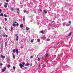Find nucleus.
<instances>
[{
  "instance_id": "obj_1",
  "label": "nucleus",
  "mask_w": 73,
  "mask_h": 73,
  "mask_svg": "<svg viewBox=\"0 0 73 73\" xmlns=\"http://www.w3.org/2000/svg\"><path fill=\"white\" fill-rule=\"evenodd\" d=\"M22 64H23V65L21 64H19V66H20L21 68H23V67H24V65H25V62H23L22 63Z\"/></svg>"
},
{
  "instance_id": "obj_2",
  "label": "nucleus",
  "mask_w": 73,
  "mask_h": 73,
  "mask_svg": "<svg viewBox=\"0 0 73 73\" xmlns=\"http://www.w3.org/2000/svg\"><path fill=\"white\" fill-rule=\"evenodd\" d=\"M15 49H14L13 50V53H15V52H16H16L17 53V55L18 54V50L16 48Z\"/></svg>"
},
{
  "instance_id": "obj_3",
  "label": "nucleus",
  "mask_w": 73,
  "mask_h": 73,
  "mask_svg": "<svg viewBox=\"0 0 73 73\" xmlns=\"http://www.w3.org/2000/svg\"><path fill=\"white\" fill-rule=\"evenodd\" d=\"M59 27V25H57L55 24L54 26V27L55 28H58V27Z\"/></svg>"
},
{
  "instance_id": "obj_4",
  "label": "nucleus",
  "mask_w": 73,
  "mask_h": 73,
  "mask_svg": "<svg viewBox=\"0 0 73 73\" xmlns=\"http://www.w3.org/2000/svg\"><path fill=\"white\" fill-rule=\"evenodd\" d=\"M7 5H8V3H5V4L4 5V7H5V8H6L7 7Z\"/></svg>"
},
{
  "instance_id": "obj_5",
  "label": "nucleus",
  "mask_w": 73,
  "mask_h": 73,
  "mask_svg": "<svg viewBox=\"0 0 73 73\" xmlns=\"http://www.w3.org/2000/svg\"><path fill=\"white\" fill-rule=\"evenodd\" d=\"M45 58H47L48 57V53H46L45 55Z\"/></svg>"
},
{
  "instance_id": "obj_6",
  "label": "nucleus",
  "mask_w": 73,
  "mask_h": 73,
  "mask_svg": "<svg viewBox=\"0 0 73 73\" xmlns=\"http://www.w3.org/2000/svg\"><path fill=\"white\" fill-rule=\"evenodd\" d=\"M1 58H5V56H3V55H1Z\"/></svg>"
},
{
  "instance_id": "obj_7",
  "label": "nucleus",
  "mask_w": 73,
  "mask_h": 73,
  "mask_svg": "<svg viewBox=\"0 0 73 73\" xmlns=\"http://www.w3.org/2000/svg\"><path fill=\"white\" fill-rule=\"evenodd\" d=\"M29 64L28 62H27V64H25V66H29Z\"/></svg>"
},
{
  "instance_id": "obj_8",
  "label": "nucleus",
  "mask_w": 73,
  "mask_h": 73,
  "mask_svg": "<svg viewBox=\"0 0 73 73\" xmlns=\"http://www.w3.org/2000/svg\"><path fill=\"white\" fill-rule=\"evenodd\" d=\"M16 36H17L16 40V41H17V40H18V39H19V36H17V35H16Z\"/></svg>"
},
{
  "instance_id": "obj_9",
  "label": "nucleus",
  "mask_w": 73,
  "mask_h": 73,
  "mask_svg": "<svg viewBox=\"0 0 73 73\" xmlns=\"http://www.w3.org/2000/svg\"><path fill=\"white\" fill-rule=\"evenodd\" d=\"M5 47H6L7 46V42H5Z\"/></svg>"
},
{
  "instance_id": "obj_10",
  "label": "nucleus",
  "mask_w": 73,
  "mask_h": 73,
  "mask_svg": "<svg viewBox=\"0 0 73 73\" xmlns=\"http://www.w3.org/2000/svg\"><path fill=\"white\" fill-rule=\"evenodd\" d=\"M23 26H24V25H23V24H22L21 25H20V28H23Z\"/></svg>"
},
{
  "instance_id": "obj_11",
  "label": "nucleus",
  "mask_w": 73,
  "mask_h": 73,
  "mask_svg": "<svg viewBox=\"0 0 73 73\" xmlns=\"http://www.w3.org/2000/svg\"><path fill=\"white\" fill-rule=\"evenodd\" d=\"M0 16H4V15H3V13H1V14H0Z\"/></svg>"
},
{
  "instance_id": "obj_12",
  "label": "nucleus",
  "mask_w": 73,
  "mask_h": 73,
  "mask_svg": "<svg viewBox=\"0 0 73 73\" xmlns=\"http://www.w3.org/2000/svg\"><path fill=\"white\" fill-rule=\"evenodd\" d=\"M23 21H25V16H24V17H23Z\"/></svg>"
},
{
  "instance_id": "obj_13",
  "label": "nucleus",
  "mask_w": 73,
  "mask_h": 73,
  "mask_svg": "<svg viewBox=\"0 0 73 73\" xmlns=\"http://www.w3.org/2000/svg\"><path fill=\"white\" fill-rule=\"evenodd\" d=\"M43 11H44L45 13V14L47 13V11H45V10H44Z\"/></svg>"
},
{
  "instance_id": "obj_14",
  "label": "nucleus",
  "mask_w": 73,
  "mask_h": 73,
  "mask_svg": "<svg viewBox=\"0 0 73 73\" xmlns=\"http://www.w3.org/2000/svg\"><path fill=\"white\" fill-rule=\"evenodd\" d=\"M12 25H13V27H16V25L15 24H12Z\"/></svg>"
},
{
  "instance_id": "obj_15",
  "label": "nucleus",
  "mask_w": 73,
  "mask_h": 73,
  "mask_svg": "<svg viewBox=\"0 0 73 73\" xmlns=\"http://www.w3.org/2000/svg\"><path fill=\"white\" fill-rule=\"evenodd\" d=\"M11 32H12V31H13V27H12V26L11 27Z\"/></svg>"
},
{
  "instance_id": "obj_16",
  "label": "nucleus",
  "mask_w": 73,
  "mask_h": 73,
  "mask_svg": "<svg viewBox=\"0 0 73 73\" xmlns=\"http://www.w3.org/2000/svg\"><path fill=\"white\" fill-rule=\"evenodd\" d=\"M26 29L27 31H28V30L30 29L28 27H26Z\"/></svg>"
},
{
  "instance_id": "obj_17",
  "label": "nucleus",
  "mask_w": 73,
  "mask_h": 73,
  "mask_svg": "<svg viewBox=\"0 0 73 73\" xmlns=\"http://www.w3.org/2000/svg\"><path fill=\"white\" fill-rule=\"evenodd\" d=\"M7 67L8 68H9V67H11V65L9 64L7 66Z\"/></svg>"
},
{
  "instance_id": "obj_18",
  "label": "nucleus",
  "mask_w": 73,
  "mask_h": 73,
  "mask_svg": "<svg viewBox=\"0 0 73 73\" xmlns=\"http://www.w3.org/2000/svg\"><path fill=\"white\" fill-rule=\"evenodd\" d=\"M2 71L3 72H4V71H5V69H4V68L2 69Z\"/></svg>"
},
{
  "instance_id": "obj_19",
  "label": "nucleus",
  "mask_w": 73,
  "mask_h": 73,
  "mask_svg": "<svg viewBox=\"0 0 73 73\" xmlns=\"http://www.w3.org/2000/svg\"><path fill=\"white\" fill-rule=\"evenodd\" d=\"M72 33H70L69 35H68V36H70V35H72Z\"/></svg>"
},
{
  "instance_id": "obj_20",
  "label": "nucleus",
  "mask_w": 73,
  "mask_h": 73,
  "mask_svg": "<svg viewBox=\"0 0 73 73\" xmlns=\"http://www.w3.org/2000/svg\"><path fill=\"white\" fill-rule=\"evenodd\" d=\"M37 41L38 42H40V39H38L37 40Z\"/></svg>"
},
{
  "instance_id": "obj_21",
  "label": "nucleus",
  "mask_w": 73,
  "mask_h": 73,
  "mask_svg": "<svg viewBox=\"0 0 73 73\" xmlns=\"http://www.w3.org/2000/svg\"><path fill=\"white\" fill-rule=\"evenodd\" d=\"M62 44V42H58L57 43V45H58V44Z\"/></svg>"
},
{
  "instance_id": "obj_22",
  "label": "nucleus",
  "mask_w": 73,
  "mask_h": 73,
  "mask_svg": "<svg viewBox=\"0 0 73 73\" xmlns=\"http://www.w3.org/2000/svg\"><path fill=\"white\" fill-rule=\"evenodd\" d=\"M13 57L14 59H15V56L14 55H13Z\"/></svg>"
},
{
  "instance_id": "obj_23",
  "label": "nucleus",
  "mask_w": 73,
  "mask_h": 73,
  "mask_svg": "<svg viewBox=\"0 0 73 73\" xmlns=\"http://www.w3.org/2000/svg\"><path fill=\"white\" fill-rule=\"evenodd\" d=\"M3 46H4V45H3V44H2L1 46V48H3Z\"/></svg>"
},
{
  "instance_id": "obj_24",
  "label": "nucleus",
  "mask_w": 73,
  "mask_h": 73,
  "mask_svg": "<svg viewBox=\"0 0 73 73\" xmlns=\"http://www.w3.org/2000/svg\"><path fill=\"white\" fill-rule=\"evenodd\" d=\"M23 12L24 13H25V12H27V11H26V10H23Z\"/></svg>"
},
{
  "instance_id": "obj_25",
  "label": "nucleus",
  "mask_w": 73,
  "mask_h": 73,
  "mask_svg": "<svg viewBox=\"0 0 73 73\" xmlns=\"http://www.w3.org/2000/svg\"><path fill=\"white\" fill-rule=\"evenodd\" d=\"M13 69H14V70H15V69H16V67H15V66H13Z\"/></svg>"
},
{
  "instance_id": "obj_26",
  "label": "nucleus",
  "mask_w": 73,
  "mask_h": 73,
  "mask_svg": "<svg viewBox=\"0 0 73 73\" xmlns=\"http://www.w3.org/2000/svg\"><path fill=\"white\" fill-rule=\"evenodd\" d=\"M40 33H42V34H44V32L42 31H40Z\"/></svg>"
},
{
  "instance_id": "obj_27",
  "label": "nucleus",
  "mask_w": 73,
  "mask_h": 73,
  "mask_svg": "<svg viewBox=\"0 0 73 73\" xmlns=\"http://www.w3.org/2000/svg\"><path fill=\"white\" fill-rule=\"evenodd\" d=\"M11 11H13V10H14V9H13V8H11Z\"/></svg>"
},
{
  "instance_id": "obj_28",
  "label": "nucleus",
  "mask_w": 73,
  "mask_h": 73,
  "mask_svg": "<svg viewBox=\"0 0 73 73\" xmlns=\"http://www.w3.org/2000/svg\"><path fill=\"white\" fill-rule=\"evenodd\" d=\"M63 25L64 26V25H65V23L64 22V23H63Z\"/></svg>"
},
{
  "instance_id": "obj_29",
  "label": "nucleus",
  "mask_w": 73,
  "mask_h": 73,
  "mask_svg": "<svg viewBox=\"0 0 73 73\" xmlns=\"http://www.w3.org/2000/svg\"><path fill=\"white\" fill-rule=\"evenodd\" d=\"M4 19H5V21H7V19L6 18H5Z\"/></svg>"
},
{
  "instance_id": "obj_30",
  "label": "nucleus",
  "mask_w": 73,
  "mask_h": 73,
  "mask_svg": "<svg viewBox=\"0 0 73 73\" xmlns=\"http://www.w3.org/2000/svg\"><path fill=\"white\" fill-rule=\"evenodd\" d=\"M71 21H69V24H70H70H71Z\"/></svg>"
},
{
  "instance_id": "obj_31",
  "label": "nucleus",
  "mask_w": 73,
  "mask_h": 73,
  "mask_svg": "<svg viewBox=\"0 0 73 73\" xmlns=\"http://www.w3.org/2000/svg\"><path fill=\"white\" fill-rule=\"evenodd\" d=\"M47 41H50V39H49V38H48V39H47Z\"/></svg>"
},
{
  "instance_id": "obj_32",
  "label": "nucleus",
  "mask_w": 73,
  "mask_h": 73,
  "mask_svg": "<svg viewBox=\"0 0 73 73\" xmlns=\"http://www.w3.org/2000/svg\"><path fill=\"white\" fill-rule=\"evenodd\" d=\"M31 42H33V40H31Z\"/></svg>"
},
{
  "instance_id": "obj_33",
  "label": "nucleus",
  "mask_w": 73,
  "mask_h": 73,
  "mask_svg": "<svg viewBox=\"0 0 73 73\" xmlns=\"http://www.w3.org/2000/svg\"><path fill=\"white\" fill-rule=\"evenodd\" d=\"M40 58H38V61H40Z\"/></svg>"
},
{
  "instance_id": "obj_34",
  "label": "nucleus",
  "mask_w": 73,
  "mask_h": 73,
  "mask_svg": "<svg viewBox=\"0 0 73 73\" xmlns=\"http://www.w3.org/2000/svg\"><path fill=\"white\" fill-rule=\"evenodd\" d=\"M70 25V24H68V25H66V26H67V27L68 26H69V25Z\"/></svg>"
},
{
  "instance_id": "obj_35",
  "label": "nucleus",
  "mask_w": 73,
  "mask_h": 73,
  "mask_svg": "<svg viewBox=\"0 0 73 73\" xmlns=\"http://www.w3.org/2000/svg\"><path fill=\"white\" fill-rule=\"evenodd\" d=\"M28 14V13H29V11H27V12H26Z\"/></svg>"
},
{
  "instance_id": "obj_36",
  "label": "nucleus",
  "mask_w": 73,
  "mask_h": 73,
  "mask_svg": "<svg viewBox=\"0 0 73 73\" xmlns=\"http://www.w3.org/2000/svg\"><path fill=\"white\" fill-rule=\"evenodd\" d=\"M33 56H31V57H30V58H33Z\"/></svg>"
},
{
  "instance_id": "obj_37",
  "label": "nucleus",
  "mask_w": 73,
  "mask_h": 73,
  "mask_svg": "<svg viewBox=\"0 0 73 73\" xmlns=\"http://www.w3.org/2000/svg\"><path fill=\"white\" fill-rule=\"evenodd\" d=\"M0 66H2V65H3V64L0 63Z\"/></svg>"
},
{
  "instance_id": "obj_38",
  "label": "nucleus",
  "mask_w": 73,
  "mask_h": 73,
  "mask_svg": "<svg viewBox=\"0 0 73 73\" xmlns=\"http://www.w3.org/2000/svg\"><path fill=\"white\" fill-rule=\"evenodd\" d=\"M39 67H40V64H39V65L38 66V68H39Z\"/></svg>"
},
{
  "instance_id": "obj_39",
  "label": "nucleus",
  "mask_w": 73,
  "mask_h": 73,
  "mask_svg": "<svg viewBox=\"0 0 73 73\" xmlns=\"http://www.w3.org/2000/svg\"><path fill=\"white\" fill-rule=\"evenodd\" d=\"M4 16H5V17H7V16L6 15H5V14H4Z\"/></svg>"
},
{
  "instance_id": "obj_40",
  "label": "nucleus",
  "mask_w": 73,
  "mask_h": 73,
  "mask_svg": "<svg viewBox=\"0 0 73 73\" xmlns=\"http://www.w3.org/2000/svg\"><path fill=\"white\" fill-rule=\"evenodd\" d=\"M16 23H17V22L16 21H15L14 23L13 24H16Z\"/></svg>"
},
{
  "instance_id": "obj_41",
  "label": "nucleus",
  "mask_w": 73,
  "mask_h": 73,
  "mask_svg": "<svg viewBox=\"0 0 73 73\" xmlns=\"http://www.w3.org/2000/svg\"><path fill=\"white\" fill-rule=\"evenodd\" d=\"M19 25V24H18V23H17V24H16V26H17V27H18V26Z\"/></svg>"
},
{
  "instance_id": "obj_42",
  "label": "nucleus",
  "mask_w": 73,
  "mask_h": 73,
  "mask_svg": "<svg viewBox=\"0 0 73 73\" xmlns=\"http://www.w3.org/2000/svg\"><path fill=\"white\" fill-rule=\"evenodd\" d=\"M3 37H5V36H6L5 34V35H3Z\"/></svg>"
},
{
  "instance_id": "obj_43",
  "label": "nucleus",
  "mask_w": 73,
  "mask_h": 73,
  "mask_svg": "<svg viewBox=\"0 0 73 73\" xmlns=\"http://www.w3.org/2000/svg\"><path fill=\"white\" fill-rule=\"evenodd\" d=\"M17 10L18 11V12H20V10H19V9H17Z\"/></svg>"
},
{
  "instance_id": "obj_44",
  "label": "nucleus",
  "mask_w": 73,
  "mask_h": 73,
  "mask_svg": "<svg viewBox=\"0 0 73 73\" xmlns=\"http://www.w3.org/2000/svg\"><path fill=\"white\" fill-rule=\"evenodd\" d=\"M1 9H0V13H1Z\"/></svg>"
},
{
  "instance_id": "obj_45",
  "label": "nucleus",
  "mask_w": 73,
  "mask_h": 73,
  "mask_svg": "<svg viewBox=\"0 0 73 73\" xmlns=\"http://www.w3.org/2000/svg\"><path fill=\"white\" fill-rule=\"evenodd\" d=\"M3 48H1V51H3Z\"/></svg>"
},
{
  "instance_id": "obj_46",
  "label": "nucleus",
  "mask_w": 73,
  "mask_h": 73,
  "mask_svg": "<svg viewBox=\"0 0 73 73\" xmlns=\"http://www.w3.org/2000/svg\"><path fill=\"white\" fill-rule=\"evenodd\" d=\"M7 3H8V0H6Z\"/></svg>"
},
{
  "instance_id": "obj_47",
  "label": "nucleus",
  "mask_w": 73,
  "mask_h": 73,
  "mask_svg": "<svg viewBox=\"0 0 73 73\" xmlns=\"http://www.w3.org/2000/svg\"><path fill=\"white\" fill-rule=\"evenodd\" d=\"M4 69H5V70H6V68L5 67H4Z\"/></svg>"
},
{
  "instance_id": "obj_48",
  "label": "nucleus",
  "mask_w": 73,
  "mask_h": 73,
  "mask_svg": "<svg viewBox=\"0 0 73 73\" xmlns=\"http://www.w3.org/2000/svg\"><path fill=\"white\" fill-rule=\"evenodd\" d=\"M40 12H42V10L41 9H40Z\"/></svg>"
},
{
  "instance_id": "obj_49",
  "label": "nucleus",
  "mask_w": 73,
  "mask_h": 73,
  "mask_svg": "<svg viewBox=\"0 0 73 73\" xmlns=\"http://www.w3.org/2000/svg\"><path fill=\"white\" fill-rule=\"evenodd\" d=\"M24 5H25V7H26V6H27V5L26 4H25Z\"/></svg>"
},
{
  "instance_id": "obj_50",
  "label": "nucleus",
  "mask_w": 73,
  "mask_h": 73,
  "mask_svg": "<svg viewBox=\"0 0 73 73\" xmlns=\"http://www.w3.org/2000/svg\"><path fill=\"white\" fill-rule=\"evenodd\" d=\"M43 38H46L45 36H44V37H43Z\"/></svg>"
},
{
  "instance_id": "obj_51",
  "label": "nucleus",
  "mask_w": 73,
  "mask_h": 73,
  "mask_svg": "<svg viewBox=\"0 0 73 73\" xmlns=\"http://www.w3.org/2000/svg\"><path fill=\"white\" fill-rule=\"evenodd\" d=\"M21 48H23V46H21Z\"/></svg>"
},
{
  "instance_id": "obj_52",
  "label": "nucleus",
  "mask_w": 73,
  "mask_h": 73,
  "mask_svg": "<svg viewBox=\"0 0 73 73\" xmlns=\"http://www.w3.org/2000/svg\"><path fill=\"white\" fill-rule=\"evenodd\" d=\"M5 36H6V37H8V36L7 35H6Z\"/></svg>"
},
{
  "instance_id": "obj_53",
  "label": "nucleus",
  "mask_w": 73,
  "mask_h": 73,
  "mask_svg": "<svg viewBox=\"0 0 73 73\" xmlns=\"http://www.w3.org/2000/svg\"><path fill=\"white\" fill-rule=\"evenodd\" d=\"M52 29L53 30V29H54V28H52Z\"/></svg>"
},
{
  "instance_id": "obj_54",
  "label": "nucleus",
  "mask_w": 73,
  "mask_h": 73,
  "mask_svg": "<svg viewBox=\"0 0 73 73\" xmlns=\"http://www.w3.org/2000/svg\"><path fill=\"white\" fill-rule=\"evenodd\" d=\"M32 65V64H31V65H30V66H31Z\"/></svg>"
},
{
  "instance_id": "obj_55",
  "label": "nucleus",
  "mask_w": 73,
  "mask_h": 73,
  "mask_svg": "<svg viewBox=\"0 0 73 73\" xmlns=\"http://www.w3.org/2000/svg\"><path fill=\"white\" fill-rule=\"evenodd\" d=\"M0 29H1V27H0Z\"/></svg>"
},
{
  "instance_id": "obj_56",
  "label": "nucleus",
  "mask_w": 73,
  "mask_h": 73,
  "mask_svg": "<svg viewBox=\"0 0 73 73\" xmlns=\"http://www.w3.org/2000/svg\"><path fill=\"white\" fill-rule=\"evenodd\" d=\"M17 13H18V14H19V12H17Z\"/></svg>"
},
{
  "instance_id": "obj_57",
  "label": "nucleus",
  "mask_w": 73,
  "mask_h": 73,
  "mask_svg": "<svg viewBox=\"0 0 73 73\" xmlns=\"http://www.w3.org/2000/svg\"><path fill=\"white\" fill-rule=\"evenodd\" d=\"M53 22H54V21H53L52 22V23H53Z\"/></svg>"
},
{
  "instance_id": "obj_58",
  "label": "nucleus",
  "mask_w": 73,
  "mask_h": 73,
  "mask_svg": "<svg viewBox=\"0 0 73 73\" xmlns=\"http://www.w3.org/2000/svg\"><path fill=\"white\" fill-rule=\"evenodd\" d=\"M1 5H0V7H1Z\"/></svg>"
},
{
  "instance_id": "obj_59",
  "label": "nucleus",
  "mask_w": 73,
  "mask_h": 73,
  "mask_svg": "<svg viewBox=\"0 0 73 73\" xmlns=\"http://www.w3.org/2000/svg\"><path fill=\"white\" fill-rule=\"evenodd\" d=\"M6 31H7V29H5Z\"/></svg>"
},
{
  "instance_id": "obj_60",
  "label": "nucleus",
  "mask_w": 73,
  "mask_h": 73,
  "mask_svg": "<svg viewBox=\"0 0 73 73\" xmlns=\"http://www.w3.org/2000/svg\"><path fill=\"white\" fill-rule=\"evenodd\" d=\"M25 69H27V67H25Z\"/></svg>"
},
{
  "instance_id": "obj_61",
  "label": "nucleus",
  "mask_w": 73,
  "mask_h": 73,
  "mask_svg": "<svg viewBox=\"0 0 73 73\" xmlns=\"http://www.w3.org/2000/svg\"><path fill=\"white\" fill-rule=\"evenodd\" d=\"M12 54H13V53H12Z\"/></svg>"
},
{
  "instance_id": "obj_62",
  "label": "nucleus",
  "mask_w": 73,
  "mask_h": 73,
  "mask_svg": "<svg viewBox=\"0 0 73 73\" xmlns=\"http://www.w3.org/2000/svg\"><path fill=\"white\" fill-rule=\"evenodd\" d=\"M0 38H1V36H0Z\"/></svg>"
}]
</instances>
